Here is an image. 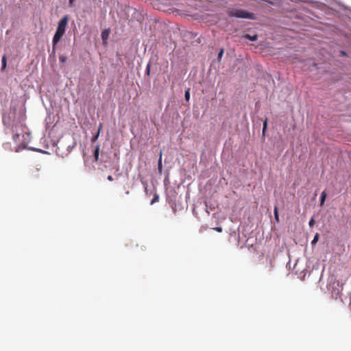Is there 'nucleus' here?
Returning <instances> with one entry per match:
<instances>
[{"label": "nucleus", "instance_id": "f257e3e1", "mask_svg": "<svg viewBox=\"0 0 351 351\" xmlns=\"http://www.w3.org/2000/svg\"><path fill=\"white\" fill-rule=\"evenodd\" d=\"M67 23H68V16H64L59 21L56 32L53 36V40H52L53 52L56 51V45L58 44V43L60 40V39L63 36V35L65 32V30H66V27Z\"/></svg>", "mask_w": 351, "mask_h": 351}, {"label": "nucleus", "instance_id": "f03ea898", "mask_svg": "<svg viewBox=\"0 0 351 351\" xmlns=\"http://www.w3.org/2000/svg\"><path fill=\"white\" fill-rule=\"evenodd\" d=\"M228 16L241 19H254V14L248 12L244 10L235 9L228 12Z\"/></svg>", "mask_w": 351, "mask_h": 351}, {"label": "nucleus", "instance_id": "7ed1b4c3", "mask_svg": "<svg viewBox=\"0 0 351 351\" xmlns=\"http://www.w3.org/2000/svg\"><path fill=\"white\" fill-rule=\"evenodd\" d=\"M326 193L325 191H323L322 193L321 198H320V206L324 205L325 200H326Z\"/></svg>", "mask_w": 351, "mask_h": 351}, {"label": "nucleus", "instance_id": "20e7f679", "mask_svg": "<svg viewBox=\"0 0 351 351\" xmlns=\"http://www.w3.org/2000/svg\"><path fill=\"white\" fill-rule=\"evenodd\" d=\"M101 128H102V124H99V128H98V132L96 135H95L92 137V141H95L98 138V136L99 135V132H100V130H101Z\"/></svg>", "mask_w": 351, "mask_h": 351}, {"label": "nucleus", "instance_id": "39448f33", "mask_svg": "<svg viewBox=\"0 0 351 351\" xmlns=\"http://www.w3.org/2000/svg\"><path fill=\"white\" fill-rule=\"evenodd\" d=\"M109 36V32L108 30H104L101 32V38L104 40L108 39Z\"/></svg>", "mask_w": 351, "mask_h": 351}, {"label": "nucleus", "instance_id": "423d86ee", "mask_svg": "<svg viewBox=\"0 0 351 351\" xmlns=\"http://www.w3.org/2000/svg\"><path fill=\"white\" fill-rule=\"evenodd\" d=\"M158 167L159 171L162 170V151H160V157H159V159H158Z\"/></svg>", "mask_w": 351, "mask_h": 351}, {"label": "nucleus", "instance_id": "0eeeda50", "mask_svg": "<svg viewBox=\"0 0 351 351\" xmlns=\"http://www.w3.org/2000/svg\"><path fill=\"white\" fill-rule=\"evenodd\" d=\"M99 146H97L96 148H95V150L94 152V157H95V161H97L98 160V158H99Z\"/></svg>", "mask_w": 351, "mask_h": 351}, {"label": "nucleus", "instance_id": "6e6552de", "mask_svg": "<svg viewBox=\"0 0 351 351\" xmlns=\"http://www.w3.org/2000/svg\"><path fill=\"white\" fill-rule=\"evenodd\" d=\"M20 136H21V134H19V133H15V134L13 135V139H14V141L16 143H20V142H21Z\"/></svg>", "mask_w": 351, "mask_h": 351}, {"label": "nucleus", "instance_id": "1a4fd4ad", "mask_svg": "<svg viewBox=\"0 0 351 351\" xmlns=\"http://www.w3.org/2000/svg\"><path fill=\"white\" fill-rule=\"evenodd\" d=\"M1 62H2L1 70H3L6 67V57H5V56H3L2 57Z\"/></svg>", "mask_w": 351, "mask_h": 351}, {"label": "nucleus", "instance_id": "9d476101", "mask_svg": "<svg viewBox=\"0 0 351 351\" xmlns=\"http://www.w3.org/2000/svg\"><path fill=\"white\" fill-rule=\"evenodd\" d=\"M274 213L275 219L276 220V221H279V217H278V207L277 206L274 207Z\"/></svg>", "mask_w": 351, "mask_h": 351}, {"label": "nucleus", "instance_id": "9b49d317", "mask_svg": "<svg viewBox=\"0 0 351 351\" xmlns=\"http://www.w3.org/2000/svg\"><path fill=\"white\" fill-rule=\"evenodd\" d=\"M245 38H248L249 40H252V41H254V40H257V35H254V36H250V35H246L245 36Z\"/></svg>", "mask_w": 351, "mask_h": 351}, {"label": "nucleus", "instance_id": "f8f14e48", "mask_svg": "<svg viewBox=\"0 0 351 351\" xmlns=\"http://www.w3.org/2000/svg\"><path fill=\"white\" fill-rule=\"evenodd\" d=\"M267 128V119L266 118L265 121H263V134H264Z\"/></svg>", "mask_w": 351, "mask_h": 351}, {"label": "nucleus", "instance_id": "ddd939ff", "mask_svg": "<svg viewBox=\"0 0 351 351\" xmlns=\"http://www.w3.org/2000/svg\"><path fill=\"white\" fill-rule=\"evenodd\" d=\"M319 237V234L316 233L315 235L314 236L313 241H312L313 245H315L318 241Z\"/></svg>", "mask_w": 351, "mask_h": 351}, {"label": "nucleus", "instance_id": "4468645a", "mask_svg": "<svg viewBox=\"0 0 351 351\" xmlns=\"http://www.w3.org/2000/svg\"><path fill=\"white\" fill-rule=\"evenodd\" d=\"M185 99L188 101L190 99V92L189 89L186 90L184 93Z\"/></svg>", "mask_w": 351, "mask_h": 351}, {"label": "nucleus", "instance_id": "2eb2a0df", "mask_svg": "<svg viewBox=\"0 0 351 351\" xmlns=\"http://www.w3.org/2000/svg\"><path fill=\"white\" fill-rule=\"evenodd\" d=\"M66 60H67V58L64 56H60V57H59L60 62H61L62 63L65 62L66 61Z\"/></svg>", "mask_w": 351, "mask_h": 351}, {"label": "nucleus", "instance_id": "dca6fc26", "mask_svg": "<svg viewBox=\"0 0 351 351\" xmlns=\"http://www.w3.org/2000/svg\"><path fill=\"white\" fill-rule=\"evenodd\" d=\"M158 195H156L154 198L152 199V200L151 201V205L154 204L155 202H158Z\"/></svg>", "mask_w": 351, "mask_h": 351}, {"label": "nucleus", "instance_id": "f3484780", "mask_svg": "<svg viewBox=\"0 0 351 351\" xmlns=\"http://www.w3.org/2000/svg\"><path fill=\"white\" fill-rule=\"evenodd\" d=\"M223 54V49H221V50L219 52L218 56H217V59L219 60H220L221 59Z\"/></svg>", "mask_w": 351, "mask_h": 351}, {"label": "nucleus", "instance_id": "a211bd4d", "mask_svg": "<svg viewBox=\"0 0 351 351\" xmlns=\"http://www.w3.org/2000/svg\"><path fill=\"white\" fill-rule=\"evenodd\" d=\"M150 67H151L150 64H148L147 65V68H146V71H145L146 75H149V74H150Z\"/></svg>", "mask_w": 351, "mask_h": 351}, {"label": "nucleus", "instance_id": "6ab92c4d", "mask_svg": "<svg viewBox=\"0 0 351 351\" xmlns=\"http://www.w3.org/2000/svg\"><path fill=\"white\" fill-rule=\"evenodd\" d=\"M315 221L313 218H311L309 221L308 225L310 227H313L314 225Z\"/></svg>", "mask_w": 351, "mask_h": 351}, {"label": "nucleus", "instance_id": "aec40b11", "mask_svg": "<svg viewBox=\"0 0 351 351\" xmlns=\"http://www.w3.org/2000/svg\"><path fill=\"white\" fill-rule=\"evenodd\" d=\"M215 230H216L217 232H222V228L221 227H216L215 228H213Z\"/></svg>", "mask_w": 351, "mask_h": 351}, {"label": "nucleus", "instance_id": "412c9836", "mask_svg": "<svg viewBox=\"0 0 351 351\" xmlns=\"http://www.w3.org/2000/svg\"><path fill=\"white\" fill-rule=\"evenodd\" d=\"M74 1H75V0H69V5L71 7H73L74 6Z\"/></svg>", "mask_w": 351, "mask_h": 351}, {"label": "nucleus", "instance_id": "4be33fe9", "mask_svg": "<svg viewBox=\"0 0 351 351\" xmlns=\"http://www.w3.org/2000/svg\"><path fill=\"white\" fill-rule=\"evenodd\" d=\"M107 179H108L109 181H113V180H114V179H113V178H112V176H108V178H107Z\"/></svg>", "mask_w": 351, "mask_h": 351}]
</instances>
